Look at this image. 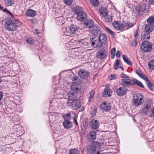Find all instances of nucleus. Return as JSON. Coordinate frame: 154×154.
Listing matches in <instances>:
<instances>
[{
    "label": "nucleus",
    "mask_w": 154,
    "mask_h": 154,
    "mask_svg": "<svg viewBox=\"0 0 154 154\" xmlns=\"http://www.w3.org/2000/svg\"><path fill=\"white\" fill-rule=\"evenodd\" d=\"M7 13L11 16V17L5 21V27L9 31H15L19 27L18 25H20V23L21 24H22L21 22H19L17 19L14 18L13 15L9 11H7Z\"/></svg>",
    "instance_id": "f257e3e1"
},
{
    "label": "nucleus",
    "mask_w": 154,
    "mask_h": 154,
    "mask_svg": "<svg viewBox=\"0 0 154 154\" xmlns=\"http://www.w3.org/2000/svg\"><path fill=\"white\" fill-rule=\"evenodd\" d=\"M143 97L141 93H137L134 95L133 105L138 107L143 102Z\"/></svg>",
    "instance_id": "f03ea898"
},
{
    "label": "nucleus",
    "mask_w": 154,
    "mask_h": 154,
    "mask_svg": "<svg viewBox=\"0 0 154 154\" xmlns=\"http://www.w3.org/2000/svg\"><path fill=\"white\" fill-rule=\"evenodd\" d=\"M67 106L74 110L79 109L81 105L80 101L78 99L73 100L71 102L68 101L66 103Z\"/></svg>",
    "instance_id": "7ed1b4c3"
},
{
    "label": "nucleus",
    "mask_w": 154,
    "mask_h": 154,
    "mask_svg": "<svg viewBox=\"0 0 154 154\" xmlns=\"http://www.w3.org/2000/svg\"><path fill=\"white\" fill-rule=\"evenodd\" d=\"M78 27L75 25H72L65 28L66 32L68 35L72 36L78 32Z\"/></svg>",
    "instance_id": "20e7f679"
},
{
    "label": "nucleus",
    "mask_w": 154,
    "mask_h": 154,
    "mask_svg": "<svg viewBox=\"0 0 154 154\" xmlns=\"http://www.w3.org/2000/svg\"><path fill=\"white\" fill-rule=\"evenodd\" d=\"M144 106L142 108V111L143 113L146 115L151 110L152 107V101L150 99L146 100L144 103Z\"/></svg>",
    "instance_id": "39448f33"
},
{
    "label": "nucleus",
    "mask_w": 154,
    "mask_h": 154,
    "mask_svg": "<svg viewBox=\"0 0 154 154\" xmlns=\"http://www.w3.org/2000/svg\"><path fill=\"white\" fill-rule=\"evenodd\" d=\"M101 146V143L98 142H95L92 145H89L87 147V153L88 154H93L94 153L96 150L97 147H99Z\"/></svg>",
    "instance_id": "423d86ee"
},
{
    "label": "nucleus",
    "mask_w": 154,
    "mask_h": 154,
    "mask_svg": "<svg viewBox=\"0 0 154 154\" xmlns=\"http://www.w3.org/2000/svg\"><path fill=\"white\" fill-rule=\"evenodd\" d=\"M152 48V43L148 42H144L142 43L140 46L142 50L144 52H147L151 50Z\"/></svg>",
    "instance_id": "0eeeda50"
},
{
    "label": "nucleus",
    "mask_w": 154,
    "mask_h": 154,
    "mask_svg": "<svg viewBox=\"0 0 154 154\" xmlns=\"http://www.w3.org/2000/svg\"><path fill=\"white\" fill-rule=\"evenodd\" d=\"M107 56V52L104 49L100 50L97 53L96 57L100 59H105Z\"/></svg>",
    "instance_id": "6e6552de"
},
{
    "label": "nucleus",
    "mask_w": 154,
    "mask_h": 154,
    "mask_svg": "<svg viewBox=\"0 0 154 154\" xmlns=\"http://www.w3.org/2000/svg\"><path fill=\"white\" fill-rule=\"evenodd\" d=\"M127 91V88L123 86L117 89L116 90V93L118 95L122 96L125 95Z\"/></svg>",
    "instance_id": "1a4fd4ad"
},
{
    "label": "nucleus",
    "mask_w": 154,
    "mask_h": 154,
    "mask_svg": "<svg viewBox=\"0 0 154 154\" xmlns=\"http://www.w3.org/2000/svg\"><path fill=\"white\" fill-rule=\"evenodd\" d=\"M150 33L148 32L143 31L141 33V38L142 41L143 42H147V40L150 38Z\"/></svg>",
    "instance_id": "9d476101"
},
{
    "label": "nucleus",
    "mask_w": 154,
    "mask_h": 154,
    "mask_svg": "<svg viewBox=\"0 0 154 154\" xmlns=\"http://www.w3.org/2000/svg\"><path fill=\"white\" fill-rule=\"evenodd\" d=\"M91 32L93 35L94 36L97 35L101 33L100 28L98 26H95L93 27V29L91 30Z\"/></svg>",
    "instance_id": "9b49d317"
},
{
    "label": "nucleus",
    "mask_w": 154,
    "mask_h": 154,
    "mask_svg": "<svg viewBox=\"0 0 154 154\" xmlns=\"http://www.w3.org/2000/svg\"><path fill=\"white\" fill-rule=\"evenodd\" d=\"M88 140L90 142L94 141L96 139V134L94 131L89 132L87 136Z\"/></svg>",
    "instance_id": "f8f14e48"
},
{
    "label": "nucleus",
    "mask_w": 154,
    "mask_h": 154,
    "mask_svg": "<svg viewBox=\"0 0 154 154\" xmlns=\"http://www.w3.org/2000/svg\"><path fill=\"white\" fill-rule=\"evenodd\" d=\"M79 75L81 79L87 78L89 76V73L88 72L83 69H81L79 72Z\"/></svg>",
    "instance_id": "ddd939ff"
},
{
    "label": "nucleus",
    "mask_w": 154,
    "mask_h": 154,
    "mask_svg": "<svg viewBox=\"0 0 154 154\" xmlns=\"http://www.w3.org/2000/svg\"><path fill=\"white\" fill-rule=\"evenodd\" d=\"M89 125L91 128L94 129H96L99 126V122L98 121L93 119L90 122Z\"/></svg>",
    "instance_id": "4468645a"
},
{
    "label": "nucleus",
    "mask_w": 154,
    "mask_h": 154,
    "mask_svg": "<svg viewBox=\"0 0 154 154\" xmlns=\"http://www.w3.org/2000/svg\"><path fill=\"white\" fill-rule=\"evenodd\" d=\"M90 39L91 41V45L92 47H94V46L95 45V47L96 48H99L102 46L103 44L102 43L100 42L99 40L98 41L94 40V41H93V38H90Z\"/></svg>",
    "instance_id": "2eb2a0df"
},
{
    "label": "nucleus",
    "mask_w": 154,
    "mask_h": 154,
    "mask_svg": "<svg viewBox=\"0 0 154 154\" xmlns=\"http://www.w3.org/2000/svg\"><path fill=\"white\" fill-rule=\"evenodd\" d=\"M100 107L103 110L107 112L111 108V105L110 103H103L100 106Z\"/></svg>",
    "instance_id": "dca6fc26"
},
{
    "label": "nucleus",
    "mask_w": 154,
    "mask_h": 154,
    "mask_svg": "<svg viewBox=\"0 0 154 154\" xmlns=\"http://www.w3.org/2000/svg\"><path fill=\"white\" fill-rule=\"evenodd\" d=\"M77 19L80 21H84L87 18L86 15L84 12H80L77 14Z\"/></svg>",
    "instance_id": "f3484780"
},
{
    "label": "nucleus",
    "mask_w": 154,
    "mask_h": 154,
    "mask_svg": "<svg viewBox=\"0 0 154 154\" xmlns=\"http://www.w3.org/2000/svg\"><path fill=\"white\" fill-rule=\"evenodd\" d=\"M69 101L75 99L78 96L77 93L72 91L69 92L67 93Z\"/></svg>",
    "instance_id": "a211bd4d"
},
{
    "label": "nucleus",
    "mask_w": 154,
    "mask_h": 154,
    "mask_svg": "<svg viewBox=\"0 0 154 154\" xmlns=\"http://www.w3.org/2000/svg\"><path fill=\"white\" fill-rule=\"evenodd\" d=\"M112 25L114 28L117 30H122L123 28V24H120L118 21H114L112 23Z\"/></svg>",
    "instance_id": "6ab92c4d"
},
{
    "label": "nucleus",
    "mask_w": 154,
    "mask_h": 154,
    "mask_svg": "<svg viewBox=\"0 0 154 154\" xmlns=\"http://www.w3.org/2000/svg\"><path fill=\"white\" fill-rule=\"evenodd\" d=\"M154 29V25L153 24H146L145 27L144 31L145 32H148L150 33Z\"/></svg>",
    "instance_id": "aec40b11"
},
{
    "label": "nucleus",
    "mask_w": 154,
    "mask_h": 154,
    "mask_svg": "<svg viewBox=\"0 0 154 154\" xmlns=\"http://www.w3.org/2000/svg\"><path fill=\"white\" fill-rule=\"evenodd\" d=\"M36 14V12L35 11L31 9L28 10L26 13L27 16L31 17H35Z\"/></svg>",
    "instance_id": "412c9836"
},
{
    "label": "nucleus",
    "mask_w": 154,
    "mask_h": 154,
    "mask_svg": "<svg viewBox=\"0 0 154 154\" xmlns=\"http://www.w3.org/2000/svg\"><path fill=\"white\" fill-rule=\"evenodd\" d=\"M91 41L90 39V40H88L87 38L82 39L78 41L79 42L85 46H87L89 45Z\"/></svg>",
    "instance_id": "4be33fe9"
},
{
    "label": "nucleus",
    "mask_w": 154,
    "mask_h": 154,
    "mask_svg": "<svg viewBox=\"0 0 154 154\" xmlns=\"http://www.w3.org/2000/svg\"><path fill=\"white\" fill-rule=\"evenodd\" d=\"M107 39L106 35L104 34L100 35L98 37V40L102 44L106 42Z\"/></svg>",
    "instance_id": "5701e85b"
},
{
    "label": "nucleus",
    "mask_w": 154,
    "mask_h": 154,
    "mask_svg": "<svg viewBox=\"0 0 154 154\" xmlns=\"http://www.w3.org/2000/svg\"><path fill=\"white\" fill-rule=\"evenodd\" d=\"M63 124L64 127L67 129L71 128L72 126V123L67 119L65 120Z\"/></svg>",
    "instance_id": "b1692460"
},
{
    "label": "nucleus",
    "mask_w": 154,
    "mask_h": 154,
    "mask_svg": "<svg viewBox=\"0 0 154 154\" xmlns=\"http://www.w3.org/2000/svg\"><path fill=\"white\" fill-rule=\"evenodd\" d=\"M85 26L88 28H91L92 27L94 24V22L91 19H88L84 23Z\"/></svg>",
    "instance_id": "393cba45"
},
{
    "label": "nucleus",
    "mask_w": 154,
    "mask_h": 154,
    "mask_svg": "<svg viewBox=\"0 0 154 154\" xmlns=\"http://www.w3.org/2000/svg\"><path fill=\"white\" fill-rule=\"evenodd\" d=\"M99 12L100 15L103 17H106L107 16V13L106 12V9L103 7H101L99 10Z\"/></svg>",
    "instance_id": "a878e982"
},
{
    "label": "nucleus",
    "mask_w": 154,
    "mask_h": 154,
    "mask_svg": "<svg viewBox=\"0 0 154 154\" xmlns=\"http://www.w3.org/2000/svg\"><path fill=\"white\" fill-rule=\"evenodd\" d=\"M136 73L139 77L144 80L147 77L146 76L144 75L140 69H137L136 70Z\"/></svg>",
    "instance_id": "bb28decb"
},
{
    "label": "nucleus",
    "mask_w": 154,
    "mask_h": 154,
    "mask_svg": "<svg viewBox=\"0 0 154 154\" xmlns=\"http://www.w3.org/2000/svg\"><path fill=\"white\" fill-rule=\"evenodd\" d=\"M135 84L137 85L138 86L141 87L142 88H144V87L143 86L142 83L139 81L137 80L136 79H134L132 80V85H134Z\"/></svg>",
    "instance_id": "cd10ccee"
},
{
    "label": "nucleus",
    "mask_w": 154,
    "mask_h": 154,
    "mask_svg": "<svg viewBox=\"0 0 154 154\" xmlns=\"http://www.w3.org/2000/svg\"><path fill=\"white\" fill-rule=\"evenodd\" d=\"M79 85L77 83H73L71 86V89L74 91H77L79 90L78 86Z\"/></svg>",
    "instance_id": "c85d7f7f"
},
{
    "label": "nucleus",
    "mask_w": 154,
    "mask_h": 154,
    "mask_svg": "<svg viewBox=\"0 0 154 154\" xmlns=\"http://www.w3.org/2000/svg\"><path fill=\"white\" fill-rule=\"evenodd\" d=\"M122 58L124 62L128 65L131 66L132 65L131 60L126 55H123Z\"/></svg>",
    "instance_id": "c756f323"
},
{
    "label": "nucleus",
    "mask_w": 154,
    "mask_h": 154,
    "mask_svg": "<svg viewBox=\"0 0 154 154\" xmlns=\"http://www.w3.org/2000/svg\"><path fill=\"white\" fill-rule=\"evenodd\" d=\"M146 85L151 90L152 89L153 85L151 82L149 81L147 77L144 80Z\"/></svg>",
    "instance_id": "7c9ffc66"
},
{
    "label": "nucleus",
    "mask_w": 154,
    "mask_h": 154,
    "mask_svg": "<svg viewBox=\"0 0 154 154\" xmlns=\"http://www.w3.org/2000/svg\"><path fill=\"white\" fill-rule=\"evenodd\" d=\"M111 91L110 89H108L106 88H105L103 93V96L106 97H110L111 96L110 94Z\"/></svg>",
    "instance_id": "2f4dec72"
},
{
    "label": "nucleus",
    "mask_w": 154,
    "mask_h": 154,
    "mask_svg": "<svg viewBox=\"0 0 154 154\" xmlns=\"http://www.w3.org/2000/svg\"><path fill=\"white\" fill-rule=\"evenodd\" d=\"M89 96L88 97V102H90L91 101L93 98L94 97V90H91L90 92L89 93Z\"/></svg>",
    "instance_id": "473e14b6"
},
{
    "label": "nucleus",
    "mask_w": 154,
    "mask_h": 154,
    "mask_svg": "<svg viewBox=\"0 0 154 154\" xmlns=\"http://www.w3.org/2000/svg\"><path fill=\"white\" fill-rule=\"evenodd\" d=\"M149 5L147 4H143L141 6V11L146 13L148 11Z\"/></svg>",
    "instance_id": "72a5a7b5"
},
{
    "label": "nucleus",
    "mask_w": 154,
    "mask_h": 154,
    "mask_svg": "<svg viewBox=\"0 0 154 154\" xmlns=\"http://www.w3.org/2000/svg\"><path fill=\"white\" fill-rule=\"evenodd\" d=\"M106 17L105 19V21L106 23H110L112 20V17L110 15L106 16Z\"/></svg>",
    "instance_id": "f704fd0d"
},
{
    "label": "nucleus",
    "mask_w": 154,
    "mask_h": 154,
    "mask_svg": "<svg viewBox=\"0 0 154 154\" xmlns=\"http://www.w3.org/2000/svg\"><path fill=\"white\" fill-rule=\"evenodd\" d=\"M14 0H7L5 1V5L7 6H12L14 4Z\"/></svg>",
    "instance_id": "c9c22d12"
},
{
    "label": "nucleus",
    "mask_w": 154,
    "mask_h": 154,
    "mask_svg": "<svg viewBox=\"0 0 154 154\" xmlns=\"http://www.w3.org/2000/svg\"><path fill=\"white\" fill-rule=\"evenodd\" d=\"M123 28L126 27H127L128 28H130L132 27L134 25V24L133 23H131L128 21L125 22L124 24H123Z\"/></svg>",
    "instance_id": "e433bc0d"
},
{
    "label": "nucleus",
    "mask_w": 154,
    "mask_h": 154,
    "mask_svg": "<svg viewBox=\"0 0 154 154\" xmlns=\"http://www.w3.org/2000/svg\"><path fill=\"white\" fill-rule=\"evenodd\" d=\"M147 22L148 24H153L154 23V17L151 16L148 18Z\"/></svg>",
    "instance_id": "4c0bfd02"
},
{
    "label": "nucleus",
    "mask_w": 154,
    "mask_h": 154,
    "mask_svg": "<svg viewBox=\"0 0 154 154\" xmlns=\"http://www.w3.org/2000/svg\"><path fill=\"white\" fill-rule=\"evenodd\" d=\"M82 8L80 6H77L74 8V12L77 14L80 12H82Z\"/></svg>",
    "instance_id": "58836bf2"
},
{
    "label": "nucleus",
    "mask_w": 154,
    "mask_h": 154,
    "mask_svg": "<svg viewBox=\"0 0 154 154\" xmlns=\"http://www.w3.org/2000/svg\"><path fill=\"white\" fill-rule=\"evenodd\" d=\"M134 11L136 14H139L140 12L141 11V7H140L139 5L136 7L134 10Z\"/></svg>",
    "instance_id": "ea45409f"
},
{
    "label": "nucleus",
    "mask_w": 154,
    "mask_h": 154,
    "mask_svg": "<svg viewBox=\"0 0 154 154\" xmlns=\"http://www.w3.org/2000/svg\"><path fill=\"white\" fill-rule=\"evenodd\" d=\"M149 68L152 70H154V60L150 61L148 63Z\"/></svg>",
    "instance_id": "a19ab883"
},
{
    "label": "nucleus",
    "mask_w": 154,
    "mask_h": 154,
    "mask_svg": "<svg viewBox=\"0 0 154 154\" xmlns=\"http://www.w3.org/2000/svg\"><path fill=\"white\" fill-rule=\"evenodd\" d=\"M91 5L94 6H97L99 4L98 0H90Z\"/></svg>",
    "instance_id": "79ce46f5"
},
{
    "label": "nucleus",
    "mask_w": 154,
    "mask_h": 154,
    "mask_svg": "<svg viewBox=\"0 0 154 154\" xmlns=\"http://www.w3.org/2000/svg\"><path fill=\"white\" fill-rule=\"evenodd\" d=\"M79 152L76 149H71L69 152V154H79Z\"/></svg>",
    "instance_id": "37998d69"
},
{
    "label": "nucleus",
    "mask_w": 154,
    "mask_h": 154,
    "mask_svg": "<svg viewBox=\"0 0 154 154\" xmlns=\"http://www.w3.org/2000/svg\"><path fill=\"white\" fill-rule=\"evenodd\" d=\"M26 42L27 43L32 45L33 42V40L31 37H29L26 39Z\"/></svg>",
    "instance_id": "c03bdc74"
},
{
    "label": "nucleus",
    "mask_w": 154,
    "mask_h": 154,
    "mask_svg": "<svg viewBox=\"0 0 154 154\" xmlns=\"http://www.w3.org/2000/svg\"><path fill=\"white\" fill-rule=\"evenodd\" d=\"M120 60H117L115 64L113 66V68L114 69H118V67L119 64Z\"/></svg>",
    "instance_id": "a18cd8bd"
},
{
    "label": "nucleus",
    "mask_w": 154,
    "mask_h": 154,
    "mask_svg": "<svg viewBox=\"0 0 154 154\" xmlns=\"http://www.w3.org/2000/svg\"><path fill=\"white\" fill-rule=\"evenodd\" d=\"M129 81H127L125 79H122V81L123 83H126L128 84H130L132 85V80H129Z\"/></svg>",
    "instance_id": "49530a36"
},
{
    "label": "nucleus",
    "mask_w": 154,
    "mask_h": 154,
    "mask_svg": "<svg viewBox=\"0 0 154 154\" xmlns=\"http://www.w3.org/2000/svg\"><path fill=\"white\" fill-rule=\"evenodd\" d=\"M63 118L65 120H68L71 119L70 114L69 113L66 114L65 115L63 116Z\"/></svg>",
    "instance_id": "de8ad7c7"
},
{
    "label": "nucleus",
    "mask_w": 154,
    "mask_h": 154,
    "mask_svg": "<svg viewBox=\"0 0 154 154\" xmlns=\"http://www.w3.org/2000/svg\"><path fill=\"white\" fill-rule=\"evenodd\" d=\"M106 31L109 33L110 34H111L112 36H114V32L112 31L109 28L106 27Z\"/></svg>",
    "instance_id": "09e8293b"
},
{
    "label": "nucleus",
    "mask_w": 154,
    "mask_h": 154,
    "mask_svg": "<svg viewBox=\"0 0 154 154\" xmlns=\"http://www.w3.org/2000/svg\"><path fill=\"white\" fill-rule=\"evenodd\" d=\"M73 0H64V2L66 4L69 5H71L72 2Z\"/></svg>",
    "instance_id": "8fccbe9b"
},
{
    "label": "nucleus",
    "mask_w": 154,
    "mask_h": 154,
    "mask_svg": "<svg viewBox=\"0 0 154 154\" xmlns=\"http://www.w3.org/2000/svg\"><path fill=\"white\" fill-rule=\"evenodd\" d=\"M97 112V109L95 108L93 110V111L91 112V115L93 116H95L96 115Z\"/></svg>",
    "instance_id": "3c124183"
},
{
    "label": "nucleus",
    "mask_w": 154,
    "mask_h": 154,
    "mask_svg": "<svg viewBox=\"0 0 154 154\" xmlns=\"http://www.w3.org/2000/svg\"><path fill=\"white\" fill-rule=\"evenodd\" d=\"M137 42L136 40H134L131 43V45H133L134 46H136L137 45Z\"/></svg>",
    "instance_id": "603ef678"
},
{
    "label": "nucleus",
    "mask_w": 154,
    "mask_h": 154,
    "mask_svg": "<svg viewBox=\"0 0 154 154\" xmlns=\"http://www.w3.org/2000/svg\"><path fill=\"white\" fill-rule=\"evenodd\" d=\"M138 29L135 32L134 35V37L135 38V39H137V38L138 37Z\"/></svg>",
    "instance_id": "864d4df0"
},
{
    "label": "nucleus",
    "mask_w": 154,
    "mask_h": 154,
    "mask_svg": "<svg viewBox=\"0 0 154 154\" xmlns=\"http://www.w3.org/2000/svg\"><path fill=\"white\" fill-rule=\"evenodd\" d=\"M121 77L125 79H127L129 80V79H128L129 77L127 76V75L124 73H122L121 74Z\"/></svg>",
    "instance_id": "5fc2aeb1"
},
{
    "label": "nucleus",
    "mask_w": 154,
    "mask_h": 154,
    "mask_svg": "<svg viewBox=\"0 0 154 154\" xmlns=\"http://www.w3.org/2000/svg\"><path fill=\"white\" fill-rule=\"evenodd\" d=\"M147 2L149 4H154V0H146Z\"/></svg>",
    "instance_id": "6e6d98bb"
},
{
    "label": "nucleus",
    "mask_w": 154,
    "mask_h": 154,
    "mask_svg": "<svg viewBox=\"0 0 154 154\" xmlns=\"http://www.w3.org/2000/svg\"><path fill=\"white\" fill-rule=\"evenodd\" d=\"M116 51V49L115 48H112L111 50V54H115Z\"/></svg>",
    "instance_id": "4d7b16f0"
},
{
    "label": "nucleus",
    "mask_w": 154,
    "mask_h": 154,
    "mask_svg": "<svg viewBox=\"0 0 154 154\" xmlns=\"http://www.w3.org/2000/svg\"><path fill=\"white\" fill-rule=\"evenodd\" d=\"M120 53L119 51H117L116 53V56L117 57H120Z\"/></svg>",
    "instance_id": "13d9d810"
},
{
    "label": "nucleus",
    "mask_w": 154,
    "mask_h": 154,
    "mask_svg": "<svg viewBox=\"0 0 154 154\" xmlns=\"http://www.w3.org/2000/svg\"><path fill=\"white\" fill-rule=\"evenodd\" d=\"M34 33L36 35H38L39 33L38 32V30L37 29L34 30Z\"/></svg>",
    "instance_id": "bf43d9fd"
},
{
    "label": "nucleus",
    "mask_w": 154,
    "mask_h": 154,
    "mask_svg": "<svg viewBox=\"0 0 154 154\" xmlns=\"http://www.w3.org/2000/svg\"><path fill=\"white\" fill-rule=\"evenodd\" d=\"M115 78V76L114 75H111L110 76V80H112L114 79Z\"/></svg>",
    "instance_id": "052dcab7"
},
{
    "label": "nucleus",
    "mask_w": 154,
    "mask_h": 154,
    "mask_svg": "<svg viewBox=\"0 0 154 154\" xmlns=\"http://www.w3.org/2000/svg\"><path fill=\"white\" fill-rule=\"evenodd\" d=\"M3 97V94L1 92H0V101L2 99V97Z\"/></svg>",
    "instance_id": "680f3d73"
},
{
    "label": "nucleus",
    "mask_w": 154,
    "mask_h": 154,
    "mask_svg": "<svg viewBox=\"0 0 154 154\" xmlns=\"http://www.w3.org/2000/svg\"><path fill=\"white\" fill-rule=\"evenodd\" d=\"M6 77V76H4V77H0V83H1L2 82H5V81H3L2 79H1V78H5Z\"/></svg>",
    "instance_id": "e2e57ef3"
},
{
    "label": "nucleus",
    "mask_w": 154,
    "mask_h": 154,
    "mask_svg": "<svg viewBox=\"0 0 154 154\" xmlns=\"http://www.w3.org/2000/svg\"><path fill=\"white\" fill-rule=\"evenodd\" d=\"M74 121L75 122V124L76 125H78V123L76 120H75V118L74 119Z\"/></svg>",
    "instance_id": "0e129e2a"
},
{
    "label": "nucleus",
    "mask_w": 154,
    "mask_h": 154,
    "mask_svg": "<svg viewBox=\"0 0 154 154\" xmlns=\"http://www.w3.org/2000/svg\"><path fill=\"white\" fill-rule=\"evenodd\" d=\"M151 111L152 112V113L153 115V116L154 117V107L153 109H151Z\"/></svg>",
    "instance_id": "69168bd1"
},
{
    "label": "nucleus",
    "mask_w": 154,
    "mask_h": 154,
    "mask_svg": "<svg viewBox=\"0 0 154 154\" xmlns=\"http://www.w3.org/2000/svg\"><path fill=\"white\" fill-rule=\"evenodd\" d=\"M119 68H120L122 70H124V69L123 66H119Z\"/></svg>",
    "instance_id": "338daca9"
},
{
    "label": "nucleus",
    "mask_w": 154,
    "mask_h": 154,
    "mask_svg": "<svg viewBox=\"0 0 154 154\" xmlns=\"http://www.w3.org/2000/svg\"><path fill=\"white\" fill-rule=\"evenodd\" d=\"M77 77H74L73 78V80L76 81L77 80Z\"/></svg>",
    "instance_id": "774afa93"
}]
</instances>
